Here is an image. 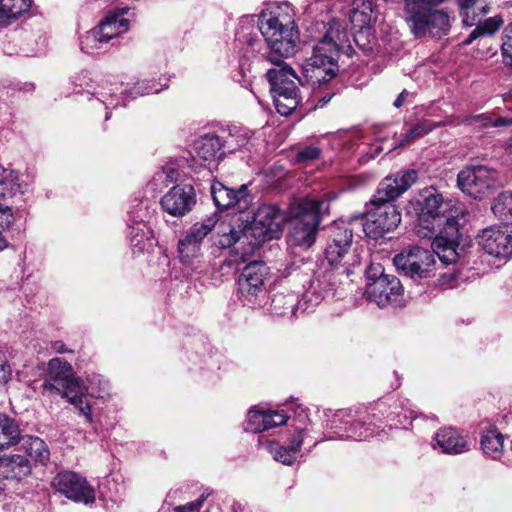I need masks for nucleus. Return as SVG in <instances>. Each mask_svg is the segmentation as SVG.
Here are the masks:
<instances>
[{"label": "nucleus", "instance_id": "obj_63", "mask_svg": "<svg viewBox=\"0 0 512 512\" xmlns=\"http://www.w3.org/2000/svg\"><path fill=\"white\" fill-rule=\"evenodd\" d=\"M506 149L512 153V137L510 139H508V141L506 142Z\"/></svg>", "mask_w": 512, "mask_h": 512}, {"label": "nucleus", "instance_id": "obj_42", "mask_svg": "<svg viewBox=\"0 0 512 512\" xmlns=\"http://www.w3.org/2000/svg\"><path fill=\"white\" fill-rule=\"evenodd\" d=\"M129 237L134 247L142 248L145 239H148L149 229L143 219H136L130 214Z\"/></svg>", "mask_w": 512, "mask_h": 512}, {"label": "nucleus", "instance_id": "obj_20", "mask_svg": "<svg viewBox=\"0 0 512 512\" xmlns=\"http://www.w3.org/2000/svg\"><path fill=\"white\" fill-rule=\"evenodd\" d=\"M211 194L216 207L220 210L234 209L243 213L252 202L247 186L241 185L238 190L230 189L220 182L211 185Z\"/></svg>", "mask_w": 512, "mask_h": 512}, {"label": "nucleus", "instance_id": "obj_33", "mask_svg": "<svg viewBox=\"0 0 512 512\" xmlns=\"http://www.w3.org/2000/svg\"><path fill=\"white\" fill-rule=\"evenodd\" d=\"M475 24V29L469 34L467 39L464 41L465 45L471 44L474 40L481 36L493 35L496 31L500 29V27L503 24V20L499 16H494L484 21H479L478 23L475 21Z\"/></svg>", "mask_w": 512, "mask_h": 512}, {"label": "nucleus", "instance_id": "obj_57", "mask_svg": "<svg viewBox=\"0 0 512 512\" xmlns=\"http://www.w3.org/2000/svg\"><path fill=\"white\" fill-rule=\"evenodd\" d=\"M462 120H463V118L461 119L458 116L451 115V116L446 117L443 121H439V122L434 121V124H435V128H441V127H445V126H459V125L463 124Z\"/></svg>", "mask_w": 512, "mask_h": 512}, {"label": "nucleus", "instance_id": "obj_18", "mask_svg": "<svg viewBox=\"0 0 512 512\" xmlns=\"http://www.w3.org/2000/svg\"><path fill=\"white\" fill-rule=\"evenodd\" d=\"M267 59L274 64V67L270 68L266 73L272 95L299 96V90L294 82V79L299 77L294 70L278 56L271 53L267 56Z\"/></svg>", "mask_w": 512, "mask_h": 512}, {"label": "nucleus", "instance_id": "obj_54", "mask_svg": "<svg viewBox=\"0 0 512 512\" xmlns=\"http://www.w3.org/2000/svg\"><path fill=\"white\" fill-rule=\"evenodd\" d=\"M12 375V368L9 365L6 355L0 351V384H6Z\"/></svg>", "mask_w": 512, "mask_h": 512}, {"label": "nucleus", "instance_id": "obj_59", "mask_svg": "<svg viewBox=\"0 0 512 512\" xmlns=\"http://www.w3.org/2000/svg\"><path fill=\"white\" fill-rule=\"evenodd\" d=\"M410 95V93L404 89L399 95L398 97L396 98V100L394 101L393 105L396 107V108H400L403 106V104L405 103L407 97Z\"/></svg>", "mask_w": 512, "mask_h": 512}, {"label": "nucleus", "instance_id": "obj_11", "mask_svg": "<svg viewBox=\"0 0 512 512\" xmlns=\"http://www.w3.org/2000/svg\"><path fill=\"white\" fill-rule=\"evenodd\" d=\"M83 383L75 375L72 365L62 358H52L47 363L46 376L41 384L43 396L65 397L69 391L77 392Z\"/></svg>", "mask_w": 512, "mask_h": 512}, {"label": "nucleus", "instance_id": "obj_5", "mask_svg": "<svg viewBox=\"0 0 512 512\" xmlns=\"http://www.w3.org/2000/svg\"><path fill=\"white\" fill-rule=\"evenodd\" d=\"M327 417V428L340 439L360 441L375 434L372 417L366 409H341Z\"/></svg>", "mask_w": 512, "mask_h": 512}, {"label": "nucleus", "instance_id": "obj_60", "mask_svg": "<svg viewBox=\"0 0 512 512\" xmlns=\"http://www.w3.org/2000/svg\"><path fill=\"white\" fill-rule=\"evenodd\" d=\"M51 348L56 353H66L68 350L65 348V344L62 341L52 342Z\"/></svg>", "mask_w": 512, "mask_h": 512}, {"label": "nucleus", "instance_id": "obj_2", "mask_svg": "<svg viewBox=\"0 0 512 512\" xmlns=\"http://www.w3.org/2000/svg\"><path fill=\"white\" fill-rule=\"evenodd\" d=\"M446 0H403L404 19L410 32L417 38L427 34H447L450 16L445 9L438 8ZM463 24L475 25L476 17L490 11L486 0H457Z\"/></svg>", "mask_w": 512, "mask_h": 512}, {"label": "nucleus", "instance_id": "obj_40", "mask_svg": "<svg viewBox=\"0 0 512 512\" xmlns=\"http://www.w3.org/2000/svg\"><path fill=\"white\" fill-rule=\"evenodd\" d=\"M492 211L502 220H512V192L500 193L494 200Z\"/></svg>", "mask_w": 512, "mask_h": 512}, {"label": "nucleus", "instance_id": "obj_10", "mask_svg": "<svg viewBox=\"0 0 512 512\" xmlns=\"http://www.w3.org/2000/svg\"><path fill=\"white\" fill-rule=\"evenodd\" d=\"M391 199H378V193L367 206V218L363 225L365 234L373 239L383 237L384 234L394 230L401 222V214Z\"/></svg>", "mask_w": 512, "mask_h": 512}, {"label": "nucleus", "instance_id": "obj_25", "mask_svg": "<svg viewBox=\"0 0 512 512\" xmlns=\"http://www.w3.org/2000/svg\"><path fill=\"white\" fill-rule=\"evenodd\" d=\"M434 448L448 455L467 453L471 449L468 433L454 427L439 429L434 436Z\"/></svg>", "mask_w": 512, "mask_h": 512}, {"label": "nucleus", "instance_id": "obj_3", "mask_svg": "<svg viewBox=\"0 0 512 512\" xmlns=\"http://www.w3.org/2000/svg\"><path fill=\"white\" fill-rule=\"evenodd\" d=\"M258 27L273 53L281 57H288L295 53L299 42V31L295 24L293 8L289 4L262 12Z\"/></svg>", "mask_w": 512, "mask_h": 512}, {"label": "nucleus", "instance_id": "obj_50", "mask_svg": "<svg viewBox=\"0 0 512 512\" xmlns=\"http://www.w3.org/2000/svg\"><path fill=\"white\" fill-rule=\"evenodd\" d=\"M504 62L512 66V23L504 29L503 43L501 46Z\"/></svg>", "mask_w": 512, "mask_h": 512}, {"label": "nucleus", "instance_id": "obj_19", "mask_svg": "<svg viewBox=\"0 0 512 512\" xmlns=\"http://www.w3.org/2000/svg\"><path fill=\"white\" fill-rule=\"evenodd\" d=\"M55 488L67 498L85 504L95 501V491L87 483L86 479L71 471L57 474L53 480Z\"/></svg>", "mask_w": 512, "mask_h": 512}, {"label": "nucleus", "instance_id": "obj_1", "mask_svg": "<svg viewBox=\"0 0 512 512\" xmlns=\"http://www.w3.org/2000/svg\"><path fill=\"white\" fill-rule=\"evenodd\" d=\"M415 211L417 235L420 238H434L441 262H456L460 255L458 248L462 236L459 232V217H463V207L430 187L420 191L415 201Z\"/></svg>", "mask_w": 512, "mask_h": 512}, {"label": "nucleus", "instance_id": "obj_38", "mask_svg": "<svg viewBox=\"0 0 512 512\" xmlns=\"http://www.w3.org/2000/svg\"><path fill=\"white\" fill-rule=\"evenodd\" d=\"M373 11L371 0H353L350 13V21L356 25L359 22L360 27L366 25L370 21V15Z\"/></svg>", "mask_w": 512, "mask_h": 512}, {"label": "nucleus", "instance_id": "obj_28", "mask_svg": "<svg viewBox=\"0 0 512 512\" xmlns=\"http://www.w3.org/2000/svg\"><path fill=\"white\" fill-rule=\"evenodd\" d=\"M505 435L491 425L483 430L480 437V448L483 454L491 460L502 461L506 465L512 464V459L503 460Z\"/></svg>", "mask_w": 512, "mask_h": 512}, {"label": "nucleus", "instance_id": "obj_16", "mask_svg": "<svg viewBox=\"0 0 512 512\" xmlns=\"http://www.w3.org/2000/svg\"><path fill=\"white\" fill-rule=\"evenodd\" d=\"M479 246L489 255L507 260L512 257V224L483 229L478 235Z\"/></svg>", "mask_w": 512, "mask_h": 512}, {"label": "nucleus", "instance_id": "obj_29", "mask_svg": "<svg viewBox=\"0 0 512 512\" xmlns=\"http://www.w3.org/2000/svg\"><path fill=\"white\" fill-rule=\"evenodd\" d=\"M102 39L108 44L109 41L119 37L129 28V21L121 15H108L96 27Z\"/></svg>", "mask_w": 512, "mask_h": 512}, {"label": "nucleus", "instance_id": "obj_35", "mask_svg": "<svg viewBox=\"0 0 512 512\" xmlns=\"http://www.w3.org/2000/svg\"><path fill=\"white\" fill-rule=\"evenodd\" d=\"M434 129H436L434 121L428 119L421 120L401 135L400 146L414 143L416 140L423 138Z\"/></svg>", "mask_w": 512, "mask_h": 512}, {"label": "nucleus", "instance_id": "obj_46", "mask_svg": "<svg viewBox=\"0 0 512 512\" xmlns=\"http://www.w3.org/2000/svg\"><path fill=\"white\" fill-rule=\"evenodd\" d=\"M8 466L13 473V477L18 479L27 476L31 472L29 459L22 455H12L9 459Z\"/></svg>", "mask_w": 512, "mask_h": 512}, {"label": "nucleus", "instance_id": "obj_12", "mask_svg": "<svg viewBox=\"0 0 512 512\" xmlns=\"http://www.w3.org/2000/svg\"><path fill=\"white\" fill-rule=\"evenodd\" d=\"M317 36H313L312 48L320 49L330 59H339L340 51L349 47L347 24L344 20L332 19L324 23H316Z\"/></svg>", "mask_w": 512, "mask_h": 512}, {"label": "nucleus", "instance_id": "obj_15", "mask_svg": "<svg viewBox=\"0 0 512 512\" xmlns=\"http://www.w3.org/2000/svg\"><path fill=\"white\" fill-rule=\"evenodd\" d=\"M25 184L20 181L17 171L0 166V207L6 212L4 224L14 223V210H18L24 202Z\"/></svg>", "mask_w": 512, "mask_h": 512}, {"label": "nucleus", "instance_id": "obj_51", "mask_svg": "<svg viewBox=\"0 0 512 512\" xmlns=\"http://www.w3.org/2000/svg\"><path fill=\"white\" fill-rule=\"evenodd\" d=\"M365 275H366L367 283L376 281L377 279L386 278L389 276L387 274H384V268L379 263L370 264L365 271Z\"/></svg>", "mask_w": 512, "mask_h": 512}, {"label": "nucleus", "instance_id": "obj_24", "mask_svg": "<svg viewBox=\"0 0 512 512\" xmlns=\"http://www.w3.org/2000/svg\"><path fill=\"white\" fill-rule=\"evenodd\" d=\"M194 161L202 160L201 166L209 172L216 167L217 162L225 155L220 134L208 133L201 136L194 144Z\"/></svg>", "mask_w": 512, "mask_h": 512}, {"label": "nucleus", "instance_id": "obj_62", "mask_svg": "<svg viewBox=\"0 0 512 512\" xmlns=\"http://www.w3.org/2000/svg\"><path fill=\"white\" fill-rule=\"evenodd\" d=\"M137 207H139V210L137 211V215H134L133 212H129V215L131 214L134 218H136L138 220L143 219V217H142L143 208H142V206H140V204H137Z\"/></svg>", "mask_w": 512, "mask_h": 512}, {"label": "nucleus", "instance_id": "obj_26", "mask_svg": "<svg viewBox=\"0 0 512 512\" xmlns=\"http://www.w3.org/2000/svg\"><path fill=\"white\" fill-rule=\"evenodd\" d=\"M352 238L353 232L346 224L343 222L334 224L325 249V258L331 266L338 265L348 253Z\"/></svg>", "mask_w": 512, "mask_h": 512}, {"label": "nucleus", "instance_id": "obj_8", "mask_svg": "<svg viewBox=\"0 0 512 512\" xmlns=\"http://www.w3.org/2000/svg\"><path fill=\"white\" fill-rule=\"evenodd\" d=\"M330 284L322 282L319 278L312 280L309 288L304 292L299 301L295 294H276L272 299L274 314L281 317H294L297 311H308L319 305L329 291Z\"/></svg>", "mask_w": 512, "mask_h": 512}, {"label": "nucleus", "instance_id": "obj_30", "mask_svg": "<svg viewBox=\"0 0 512 512\" xmlns=\"http://www.w3.org/2000/svg\"><path fill=\"white\" fill-rule=\"evenodd\" d=\"M19 443L31 460L45 465L50 459V451L46 443L39 437L22 436Z\"/></svg>", "mask_w": 512, "mask_h": 512}, {"label": "nucleus", "instance_id": "obj_27", "mask_svg": "<svg viewBox=\"0 0 512 512\" xmlns=\"http://www.w3.org/2000/svg\"><path fill=\"white\" fill-rule=\"evenodd\" d=\"M418 179L415 169H408L396 173L393 177H386L377 190L378 199L394 200L406 192Z\"/></svg>", "mask_w": 512, "mask_h": 512}, {"label": "nucleus", "instance_id": "obj_64", "mask_svg": "<svg viewBox=\"0 0 512 512\" xmlns=\"http://www.w3.org/2000/svg\"><path fill=\"white\" fill-rule=\"evenodd\" d=\"M203 500H197L196 502L191 503L193 507H200L202 505Z\"/></svg>", "mask_w": 512, "mask_h": 512}, {"label": "nucleus", "instance_id": "obj_47", "mask_svg": "<svg viewBox=\"0 0 512 512\" xmlns=\"http://www.w3.org/2000/svg\"><path fill=\"white\" fill-rule=\"evenodd\" d=\"M163 90V85L157 83L154 80H142L135 83V85L129 90V94L132 97L142 96L146 94L159 93Z\"/></svg>", "mask_w": 512, "mask_h": 512}, {"label": "nucleus", "instance_id": "obj_34", "mask_svg": "<svg viewBox=\"0 0 512 512\" xmlns=\"http://www.w3.org/2000/svg\"><path fill=\"white\" fill-rule=\"evenodd\" d=\"M74 391H69L68 395L64 398L71 403L75 409L79 411L81 415L84 416L87 423H92V413H91V405L87 402V387L82 385L79 389Z\"/></svg>", "mask_w": 512, "mask_h": 512}, {"label": "nucleus", "instance_id": "obj_4", "mask_svg": "<svg viewBox=\"0 0 512 512\" xmlns=\"http://www.w3.org/2000/svg\"><path fill=\"white\" fill-rule=\"evenodd\" d=\"M334 198L307 197L297 204L291 220L290 245L308 249L314 244L321 218L329 213V204Z\"/></svg>", "mask_w": 512, "mask_h": 512}, {"label": "nucleus", "instance_id": "obj_36", "mask_svg": "<svg viewBox=\"0 0 512 512\" xmlns=\"http://www.w3.org/2000/svg\"><path fill=\"white\" fill-rule=\"evenodd\" d=\"M31 0H0V20L15 19L28 11Z\"/></svg>", "mask_w": 512, "mask_h": 512}, {"label": "nucleus", "instance_id": "obj_6", "mask_svg": "<svg viewBox=\"0 0 512 512\" xmlns=\"http://www.w3.org/2000/svg\"><path fill=\"white\" fill-rule=\"evenodd\" d=\"M433 251L414 246L403 250L395 255L393 259L394 266L403 276L409 277L414 281L431 278L434 276L437 248L432 244Z\"/></svg>", "mask_w": 512, "mask_h": 512}, {"label": "nucleus", "instance_id": "obj_41", "mask_svg": "<svg viewBox=\"0 0 512 512\" xmlns=\"http://www.w3.org/2000/svg\"><path fill=\"white\" fill-rule=\"evenodd\" d=\"M178 176L179 172L175 165L166 164L154 174L151 184L154 189H161L177 181Z\"/></svg>", "mask_w": 512, "mask_h": 512}, {"label": "nucleus", "instance_id": "obj_22", "mask_svg": "<svg viewBox=\"0 0 512 512\" xmlns=\"http://www.w3.org/2000/svg\"><path fill=\"white\" fill-rule=\"evenodd\" d=\"M216 221L208 218L190 227L185 236L178 241V253L183 263L197 257L204 238L213 230Z\"/></svg>", "mask_w": 512, "mask_h": 512}, {"label": "nucleus", "instance_id": "obj_17", "mask_svg": "<svg viewBox=\"0 0 512 512\" xmlns=\"http://www.w3.org/2000/svg\"><path fill=\"white\" fill-rule=\"evenodd\" d=\"M71 83L74 85V92H88L99 102L105 105L106 109L115 108L120 104V95L123 93L122 84L112 83L108 79H101L95 86L85 75L74 76Z\"/></svg>", "mask_w": 512, "mask_h": 512}, {"label": "nucleus", "instance_id": "obj_14", "mask_svg": "<svg viewBox=\"0 0 512 512\" xmlns=\"http://www.w3.org/2000/svg\"><path fill=\"white\" fill-rule=\"evenodd\" d=\"M328 56L320 49L312 48L311 56L302 65V77L298 81L315 88L332 80L338 71V59H330Z\"/></svg>", "mask_w": 512, "mask_h": 512}, {"label": "nucleus", "instance_id": "obj_32", "mask_svg": "<svg viewBox=\"0 0 512 512\" xmlns=\"http://www.w3.org/2000/svg\"><path fill=\"white\" fill-rule=\"evenodd\" d=\"M224 153H234L246 146L249 142V133L239 127H233L228 131L221 132Z\"/></svg>", "mask_w": 512, "mask_h": 512}, {"label": "nucleus", "instance_id": "obj_55", "mask_svg": "<svg viewBox=\"0 0 512 512\" xmlns=\"http://www.w3.org/2000/svg\"><path fill=\"white\" fill-rule=\"evenodd\" d=\"M6 212H4L0 208V251H3L8 246V240L3 235V230L8 229L12 224H4V217H6Z\"/></svg>", "mask_w": 512, "mask_h": 512}, {"label": "nucleus", "instance_id": "obj_23", "mask_svg": "<svg viewBox=\"0 0 512 512\" xmlns=\"http://www.w3.org/2000/svg\"><path fill=\"white\" fill-rule=\"evenodd\" d=\"M195 203V191L190 184L173 186L161 199L163 210L175 217L190 212Z\"/></svg>", "mask_w": 512, "mask_h": 512}, {"label": "nucleus", "instance_id": "obj_48", "mask_svg": "<svg viewBox=\"0 0 512 512\" xmlns=\"http://www.w3.org/2000/svg\"><path fill=\"white\" fill-rule=\"evenodd\" d=\"M265 431L287 423L288 416L282 412L274 410H265Z\"/></svg>", "mask_w": 512, "mask_h": 512}, {"label": "nucleus", "instance_id": "obj_56", "mask_svg": "<svg viewBox=\"0 0 512 512\" xmlns=\"http://www.w3.org/2000/svg\"><path fill=\"white\" fill-rule=\"evenodd\" d=\"M458 275L455 273H445L442 275L440 282L441 285L445 288L452 289L458 286L457 283Z\"/></svg>", "mask_w": 512, "mask_h": 512}, {"label": "nucleus", "instance_id": "obj_43", "mask_svg": "<svg viewBox=\"0 0 512 512\" xmlns=\"http://www.w3.org/2000/svg\"><path fill=\"white\" fill-rule=\"evenodd\" d=\"M274 105L277 112L281 115H290L298 106L300 96H281V94H273Z\"/></svg>", "mask_w": 512, "mask_h": 512}, {"label": "nucleus", "instance_id": "obj_9", "mask_svg": "<svg viewBox=\"0 0 512 512\" xmlns=\"http://www.w3.org/2000/svg\"><path fill=\"white\" fill-rule=\"evenodd\" d=\"M284 219V214L277 207L262 205L253 214L252 221L244 226V237L252 246L276 239Z\"/></svg>", "mask_w": 512, "mask_h": 512}, {"label": "nucleus", "instance_id": "obj_31", "mask_svg": "<svg viewBox=\"0 0 512 512\" xmlns=\"http://www.w3.org/2000/svg\"><path fill=\"white\" fill-rule=\"evenodd\" d=\"M21 437L17 422L5 414H0V450L19 443Z\"/></svg>", "mask_w": 512, "mask_h": 512}, {"label": "nucleus", "instance_id": "obj_49", "mask_svg": "<svg viewBox=\"0 0 512 512\" xmlns=\"http://www.w3.org/2000/svg\"><path fill=\"white\" fill-rule=\"evenodd\" d=\"M462 123L479 128L493 127V119L488 113L467 116L463 118Z\"/></svg>", "mask_w": 512, "mask_h": 512}, {"label": "nucleus", "instance_id": "obj_53", "mask_svg": "<svg viewBox=\"0 0 512 512\" xmlns=\"http://www.w3.org/2000/svg\"><path fill=\"white\" fill-rule=\"evenodd\" d=\"M320 149L316 146H307L300 150L297 154L299 162L315 160L320 156Z\"/></svg>", "mask_w": 512, "mask_h": 512}, {"label": "nucleus", "instance_id": "obj_13", "mask_svg": "<svg viewBox=\"0 0 512 512\" xmlns=\"http://www.w3.org/2000/svg\"><path fill=\"white\" fill-rule=\"evenodd\" d=\"M268 267L260 261L247 264L238 278V290L243 302L254 306L260 304L266 296L265 281Z\"/></svg>", "mask_w": 512, "mask_h": 512}, {"label": "nucleus", "instance_id": "obj_45", "mask_svg": "<svg viewBox=\"0 0 512 512\" xmlns=\"http://www.w3.org/2000/svg\"><path fill=\"white\" fill-rule=\"evenodd\" d=\"M244 237V228L237 229L235 227L228 226L222 230L219 235L218 245L222 249L230 248L240 241Z\"/></svg>", "mask_w": 512, "mask_h": 512}, {"label": "nucleus", "instance_id": "obj_21", "mask_svg": "<svg viewBox=\"0 0 512 512\" xmlns=\"http://www.w3.org/2000/svg\"><path fill=\"white\" fill-rule=\"evenodd\" d=\"M402 291L400 280L390 275L386 278L366 283L364 295L368 301L374 302L379 307H386L389 304L398 302Z\"/></svg>", "mask_w": 512, "mask_h": 512}, {"label": "nucleus", "instance_id": "obj_52", "mask_svg": "<svg viewBox=\"0 0 512 512\" xmlns=\"http://www.w3.org/2000/svg\"><path fill=\"white\" fill-rule=\"evenodd\" d=\"M306 429L304 428H296L295 432L292 434L291 438L289 439V444L291 449L296 450V453L300 455L301 447L304 441Z\"/></svg>", "mask_w": 512, "mask_h": 512}, {"label": "nucleus", "instance_id": "obj_58", "mask_svg": "<svg viewBox=\"0 0 512 512\" xmlns=\"http://www.w3.org/2000/svg\"><path fill=\"white\" fill-rule=\"evenodd\" d=\"M512 126V117H499L493 119V127Z\"/></svg>", "mask_w": 512, "mask_h": 512}, {"label": "nucleus", "instance_id": "obj_7", "mask_svg": "<svg viewBox=\"0 0 512 512\" xmlns=\"http://www.w3.org/2000/svg\"><path fill=\"white\" fill-rule=\"evenodd\" d=\"M457 185L463 193L481 200L500 185L499 173L488 165H467L459 171Z\"/></svg>", "mask_w": 512, "mask_h": 512}, {"label": "nucleus", "instance_id": "obj_61", "mask_svg": "<svg viewBox=\"0 0 512 512\" xmlns=\"http://www.w3.org/2000/svg\"><path fill=\"white\" fill-rule=\"evenodd\" d=\"M332 98V95L331 94H327L323 97H321L320 99H318L316 105H315V108H322L324 107Z\"/></svg>", "mask_w": 512, "mask_h": 512}, {"label": "nucleus", "instance_id": "obj_37", "mask_svg": "<svg viewBox=\"0 0 512 512\" xmlns=\"http://www.w3.org/2000/svg\"><path fill=\"white\" fill-rule=\"evenodd\" d=\"M81 50L87 54H97L107 48V43L102 39L97 28L88 31L80 41Z\"/></svg>", "mask_w": 512, "mask_h": 512}, {"label": "nucleus", "instance_id": "obj_44", "mask_svg": "<svg viewBox=\"0 0 512 512\" xmlns=\"http://www.w3.org/2000/svg\"><path fill=\"white\" fill-rule=\"evenodd\" d=\"M265 410L252 408L248 411L245 430L252 433H261L265 431Z\"/></svg>", "mask_w": 512, "mask_h": 512}, {"label": "nucleus", "instance_id": "obj_39", "mask_svg": "<svg viewBox=\"0 0 512 512\" xmlns=\"http://www.w3.org/2000/svg\"><path fill=\"white\" fill-rule=\"evenodd\" d=\"M268 451L274 460L281 462L284 465H292L300 456L296 453V450L291 449L290 446H284L278 442L269 443Z\"/></svg>", "mask_w": 512, "mask_h": 512}]
</instances>
